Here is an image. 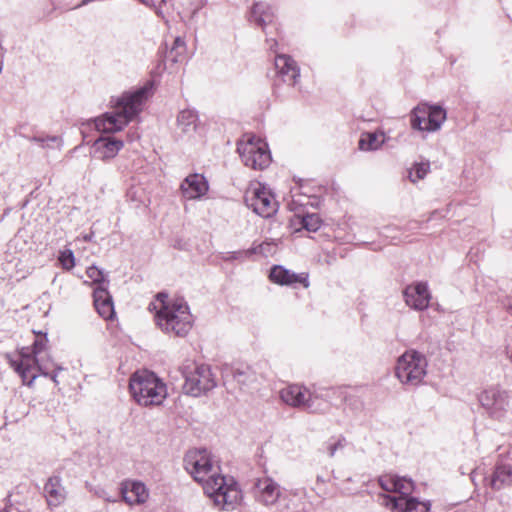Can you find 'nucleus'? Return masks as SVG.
<instances>
[{"mask_svg": "<svg viewBox=\"0 0 512 512\" xmlns=\"http://www.w3.org/2000/svg\"><path fill=\"white\" fill-rule=\"evenodd\" d=\"M52 380H53L55 383L57 382L56 375H53V376H52Z\"/></svg>", "mask_w": 512, "mask_h": 512, "instance_id": "37998d69", "label": "nucleus"}, {"mask_svg": "<svg viewBox=\"0 0 512 512\" xmlns=\"http://www.w3.org/2000/svg\"><path fill=\"white\" fill-rule=\"evenodd\" d=\"M510 310L512 311V306L510 307Z\"/></svg>", "mask_w": 512, "mask_h": 512, "instance_id": "c03bdc74", "label": "nucleus"}, {"mask_svg": "<svg viewBox=\"0 0 512 512\" xmlns=\"http://www.w3.org/2000/svg\"><path fill=\"white\" fill-rule=\"evenodd\" d=\"M129 391L133 400L145 408L159 407L168 397L167 384L154 372L145 369L130 376Z\"/></svg>", "mask_w": 512, "mask_h": 512, "instance_id": "20e7f679", "label": "nucleus"}, {"mask_svg": "<svg viewBox=\"0 0 512 512\" xmlns=\"http://www.w3.org/2000/svg\"><path fill=\"white\" fill-rule=\"evenodd\" d=\"M144 5L155 8L158 10L164 3L165 0H140Z\"/></svg>", "mask_w": 512, "mask_h": 512, "instance_id": "58836bf2", "label": "nucleus"}, {"mask_svg": "<svg viewBox=\"0 0 512 512\" xmlns=\"http://www.w3.org/2000/svg\"><path fill=\"white\" fill-rule=\"evenodd\" d=\"M185 383L183 389L193 397L201 396L216 387L217 382L210 366L193 365L183 372Z\"/></svg>", "mask_w": 512, "mask_h": 512, "instance_id": "f8f14e48", "label": "nucleus"}, {"mask_svg": "<svg viewBox=\"0 0 512 512\" xmlns=\"http://www.w3.org/2000/svg\"><path fill=\"white\" fill-rule=\"evenodd\" d=\"M184 464L186 471L201 486L221 471L217 462L206 450L189 451L184 458Z\"/></svg>", "mask_w": 512, "mask_h": 512, "instance_id": "1a4fd4ad", "label": "nucleus"}, {"mask_svg": "<svg viewBox=\"0 0 512 512\" xmlns=\"http://www.w3.org/2000/svg\"><path fill=\"white\" fill-rule=\"evenodd\" d=\"M186 50L187 48L184 39L176 37L167 57L173 62H183L185 60Z\"/></svg>", "mask_w": 512, "mask_h": 512, "instance_id": "c85d7f7f", "label": "nucleus"}, {"mask_svg": "<svg viewBox=\"0 0 512 512\" xmlns=\"http://www.w3.org/2000/svg\"><path fill=\"white\" fill-rule=\"evenodd\" d=\"M94 306L98 314L105 320L114 316V306L112 298L106 286H97L93 293Z\"/></svg>", "mask_w": 512, "mask_h": 512, "instance_id": "5701e85b", "label": "nucleus"}, {"mask_svg": "<svg viewBox=\"0 0 512 512\" xmlns=\"http://www.w3.org/2000/svg\"><path fill=\"white\" fill-rule=\"evenodd\" d=\"M303 227L310 232H316L321 226V219L317 214H306L302 218Z\"/></svg>", "mask_w": 512, "mask_h": 512, "instance_id": "72a5a7b5", "label": "nucleus"}, {"mask_svg": "<svg viewBox=\"0 0 512 512\" xmlns=\"http://www.w3.org/2000/svg\"><path fill=\"white\" fill-rule=\"evenodd\" d=\"M446 119L447 112L443 107L424 103L411 111L410 124L415 130L433 133L441 129Z\"/></svg>", "mask_w": 512, "mask_h": 512, "instance_id": "6e6552de", "label": "nucleus"}, {"mask_svg": "<svg viewBox=\"0 0 512 512\" xmlns=\"http://www.w3.org/2000/svg\"><path fill=\"white\" fill-rule=\"evenodd\" d=\"M237 151L243 164L254 170H263L271 162L267 143L254 135H244L237 143Z\"/></svg>", "mask_w": 512, "mask_h": 512, "instance_id": "0eeeda50", "label": "nucleus"}, {"mask_svg": "<svg viewBox=\"0 0 512 512\" xmlns=\"http://www.w3.org/2000/svg\"><path fill=\"white\" fill-rule=\"evenodd\" d=\"M512 483V466L508 464H499L496 466L493 476L490 480V486L494 490H500Z\"/></svg>", "mask_w": 512, "mask_h": 512, "instance_id": "b1692460", "label": "nucleus"}, {"mask_svg": "<svg viewBox=\"0 0 512 512\" xmlns=\"http://www.w3.org/2000/svg\"><path fill=\"white\" fill-rule=\"evenodd\" d=\"M123 148V141L111 136L100 137L93 144L94 156L107 161L114 158Z\"/></svg>", "mask_w": 512, "mask_h": 512, "instance_id": "a211bd4d", "label": "nucleus"}, {"mask_svg": "<svg viewBox=\"0 0 512 512\" xmlns=\"http://www.w3.org/2000/svg\"><path fill=\"white\" fill-rule=\"evenodd\" d=\"M44 492L47 503L50 507H58L62 505L67 497L65 487L62 485L59 476H53L48 479L44 486Z\"/></svg>", "mask_w": 512, "mask_h": 512, "instance_id": "4be33fe9", "label": "nucleus"}, {"mask_svg": "<svg viewBox=\"0 0 512 512\" xmlns=\"http://www.w3.org/2000/svg\"><path fill=\"white\" fill-rule=\"evenodd\" d=\"M253 496L260 505L272 508L282 499V489L273 478L265 476L254 481Z\"/></svg>", "mask_w": 512, "mask_h": 512, "instance_id": "ddd939ff", "label": "nucleus"}, {"mask_svg": "<svg viewBox=\"0 0 512 512\" xmlns=\"http://www.w3.org/2000/svg\"><path fill=\"white\" fill-rule=\"evenodd\" d=\"M430 171V163L420 162L415 163L408 171V177L411 182L416 183L424 179Z\"/></svg>", "mask_w": 512, "mask_h": 512, "instance_id": "c756f323", "label": "nucleus"}, {"mask_svg": "<svg viewBox=\"0 0 512 512\" xmlns=\"http://www.w3.org/2000/svg\"><path fill=\"white\" fill-rule=\"evenodd\" d=\"M279 394L281 400L291 407L314 411L312 405V394L303 386L297 384L288 385L282 388Z\"/></svg>", "mask_w": 512, "mask_h": 512, "instance_id": "2eb2a0df", "label": "nucleus"}, {"mask_svg": "<svg viewBox=\"0 0 512 512\" xmlns=\"http://www.w3.org/2000/svg\"><path fill=\"white\" fill-rule=\"evenodd\" d=\"M233 377L242 385H249L256 380L255 373L248 367L235 369L233 371Z\"/></svg>", "mask_w": 512, "mask_h": 512, "instance_id": "473e14b6", "label": "nucleus"}, {"mask_svg": "<svg viewBox=\"0 0 512 512\" xmlns=\"http://www.w3.org/2000/svg\"><path fill=\"white\" fill-rule=\"evenodd\" d=\"M151 94L152 87L148 84L133 92L124 93L116 101L112 111L94 120L95 128L105 133L122 130L142 111L144 103Z\"/></svg>", "mask_w": 512, "mask_h": 512, "instance_id": "f03ea898", "label": "nucleus"}, {"mask_svg": "<svg viewBox=\"0 0 512 512\" xmlns=\"http://www.w3.org/2000/svg\"><path fill=\"white\" fill-rule=\"evenodd\" d=\"M244 251H238V252H232L226 259L231 260H243L245 258H249L250 256H246L245 254L240 255V253H243Z\"/></svg>", "mask_w": 512, "mask_h": 512, "instance_id": "ea45409f", "label": "nucleus"}, {"mask_svg": "<svg viewBox=\"0 0 512 512\" xmlns=\"http://www.w3.org/2000/svg\"><path fill=\"white\" fill-rule=\"evenodd\" d=\"M379 485L386 494L379 495L382 506L391 512H429L431 503L411 497L414 483L410 478L393 474L379 477Z\"/></svg>", "mask_w": 512, "mask_h": 512, "instance_id": "f257e3e1", "label": "nucleus"}, {"mask_svg": "<svg viewBox=\"0 0 512 512\" xmlns=\"http://www.w3.org/2000/svg\"><path fill=\"white\" fill-rule=\"evenodd\" d=\"M11 366L21 376L23 384L31 386L37 378V372L47 376L51 365L43 356H36L29 348H22L17 359L10 361Z\"/></svg>", "mask_w": 512, "mask_h": 512, "instance_id": "9d476101", "label": "nucleus"}, {"mask_svg": "<svg viewBox=\"0 0 512 512\" xmlns=\"http://www.w3.org/2000/svg\"><path fill=\"white\" fill-rule=\"evenodd\" d=\"M178 128L184 134H191L196 131L198 126V116L192 110H183L177 117Z\"/></svg>", "mask_w": 512, "mask_h": 512, "instance_id": "393cba45", "label": "nucleus"}, {"mask_svg": "<svg viewBox=\"0 0 512 512\" xmlns=\"http://www.w3.org/2000/svg\"><path fill=\"white\" fill-rule=\"evenodd\" d=\"M122 500L129 506H138L147 502L149 490L146 485L137 480H125L120 485Z\"/></svg>", "mask_w": 512, "mask_h": 512, "instance_id": "dca6fc26", "label": "nucleus"}, {"mask_svg": "<svg viewBox=\"0 0 512 512\" xmlns=\"http://www.w3.org/2000/svg\"><path fill=\"white\" fill-rule=\"evenodd\" d=\"M32 141L42 148H57L62 146V139L58 136H34Z\"/></svg>", "mask_w": 512, "mask_h": 512, "instance_id": "2f4dec72", "label": "nucleus"}, {"mask_svg": "<svg viewBox=\"0 0 512 512\" xmlns=\"http://www.w3.org/2000/svg\"><path fill=\"white\" fill-rule=\"evenodd\" d=\"M270 280L279 285H292L294 283H301L305 288L309 286L308 277L306 274H296L282 266H274L270 271Z\"/></svg>", "mask_w": 512, "mask_h": 512, "instance_id": "412c9836", "label": "nucleus"}, {"mask_svg": "<svg viewBox=\"0 0 512 512\" xmlns=\"http://www.w3.org/2000/svg\"><path fill=\"white\" fill-rule=\"evenodd\" d=\"M45 350H46V340L45 339H40V340H36L33 344V349H32V353L35 354L36 356H43L44 359L46 360V362L52 366V364L50 363V358L49 356L45 353Z\"/></svg>", "mask_w": 512, "mask_h": 512, "instance_id": "e433bc0d", "label": "nucleus"}, {"mask_svg": "<svg viewBox=\"0 0 512 512\" xmlns=\"http://www.w3.org/2000/svg\"><path fill=\"white\" fill-rule=\"evenodd\" d=\"M347 445H348L347 438L344 435L339 434V435L329 438L324 444V449H325V452L327 453V455L332 458L339 451L344 450Z\"/></svg>", "mask_w": 512, "mask_h": 512, "instance_id": "cd10ccee", "label": "nucleus"}, {"mask_svg": "<svg viewBox=\"0 0 512 512\" xmlns=\"http://www.w3.org/2000/svg\"><path fill=\"white\" fill-rule=\"evenodd\" d=\"M276 251L275 245L271 242H263L257 246H254L250 249L244 250L243 254L246 256H251L253 254H259L263 257H268L273 255ZM242 255V253H240Z\"/></svg>", "mask_w": 512, "mask_h": 512, "instance_id": "7c9ffc66", "label": "nucleus"}, {"mask_svg": "<svg viewBox=\"0 0 512 512\" xmlns=\"http://www.w3.org/2000/svg\"><path fill=\"white\" fill-rule=\"evenodd\" d=\"M251 16L253 21L261 26H265L273 19L271 8L264 3H256L252 8Z\"/></svg>", "mask_w": 512, "mask_h": 512, "instance_id": "bb28decb", "label": "nucleus"}, {"mask_svg": "<svg viewBox=\"0 0 512 512\" xmlns=\"http://www.w3.org/2000/svg\"><path fill=\"white\" fill-rule=\"evenodd\" d=\"M478 400L486 412L493 418L500 419L508 407V394L499 387H490L479 394Z\"/></svg>", "mask_w": 512, "mask_h": 512, "instance_id": "4468645a", "label": "nucleus"}, {"mask_svg": "<svg viewBox=\"0 0 512 512\" xmlns=\"http://www.w3.org/2000/svg\"><path fill=\"white\" fill-rule=\"evenodd\" d=\"M385 141L383 132L362 134L359 140V149L362 151H373L379 149Z\"/></svg>", "mask_w": 512, "mask_h": 512, "instance_id": "a878e982", "label": "nucleus"}, {"mask_svg": "<svg viewBox=\"0 0 512 512\" xmlns=\"http://www.w3.org/2000/svg\"><path fill=\"white\" fill-rule=\"evenodd\" d=\"M275 67L279 76L288 85H294L300 76L297 63L288 55L280 54L275 57Z\"/></svg>", "mask_w": 512, "mask_h": 512, "instance_id": "6ab92c4d", "label": "nucleus"}, {"mask_svg": "<svg viewBox=\"0 0 512 512\" xmlns=\"http://www.w3.org/2000/svg\"><path fill=\"white\" fill-rule=\"evenodd\" d=\"M86 274L93 283L98 284V286L102 285L107 287L108 281H106L103 271L98 269L96 266L89 267Z\"/></svg>", "mask_w": 512, "mask_h": 512, "instance_id": "f704fd0d", "label": "nucleus"}, {"mask_svg": "<svg viewBox=\"0 0 512 512\" xmlns=\"http://www.w3.org/2000/svg\"><path fill=\"white\" fill-rule=\"evenodd\" d=\"M205 494L214 505L233 510L242 500V492L233 477L225 476L221 471L202 486Z\"/></svg>", "mask_w": 512, "mask_h": 512, "instance_id": "39448f33", "label": "nucleus"}, {"mask_svg": "<svg viewBox=\"0 0 512 512\" xmlns=\"http://www.w3.org/2000/svg\"><path fill=\"white\" fill-rule=\"evenodd\" d=\"M183 197L189 200L198 199L208 191V184L200 174L187 176L181 184Z\"/></svg>", "mask_w": 512, "mask_h": 512, "instance_id": "aec40b11", "label": "nucleus"}, {"mask_svg": "<svg viewBox=\"0 0 512 512\" xmlns=\"http://www.w3.org/2000/svg\"><path fill=\"white\" fill-rule=\"evenodd\" d=\"M245 202L256 214L268 218L278 210V202L270 189L262 183H252L245 193Z\"/></svg>", "mask_w": 512, "mask_h": 512, "instance_id": "9b49d317", "label": "nucleus"}, {"mask_svg": "<svg viewBox=\"0 0 512 512\" xmlns=\"http://www.w3.org/2000/svg\"><path fill=\"white\" fill-rule=\"evenodd\" d=\"M406 304L415 310H425L431 299L428 286L424 282H417L409 285L403 291Z\"/></svg>", "mask_w": 512, "mask_h": 512, "instance_id": "f3484780", "label": "nucleus"}, {"mask_svg": "<svg viewBox=\"0 0 512 512\" xmlns=\"http://www.w3.org/2000/svg\"><path fill=\"white\" fill-rule=\"evenodd\" d=\"M270 42H271L270 48L273 49L274 45H276V42L274 40H271Z\"/></svg>", "mask_w": 512, "mask_h": 512, "instance_id": "a19ab883", "label": "nucleus"}, {"mask_svg": "<svg viewBox=\"0 0 512 512\" xmlns=\"http://www.w3.org/2000/svg\"><path fill=\"white\" fill-rule=\"evenodd\" d=\"M94 494L97 497L102 498L107 502H116L117 501L115 498L109 496L108 493L106 492V490L103 488H98V489L94 490Z\"/></svg>", "mask_w": 512, "mask_h": 512, "instance_id": "4c0bfd02", "label": "nucleus"}, {"mask_svg": "<svg viewBox=\"0 0 512 512\" xmlns=\"http://www.w3.org/2000/svg\"><path fill=\"white\" fill-rule=\"evenodd\" d=\"M150 309L155 311L156 325L166 334L184 337L192 328L193 317L188 304L182 298H169L160 293L150 304Z\"/></svg>", "mask_w": 512, "mask_h": 512, "instance_id": "7ed1b4c3", "label": "nucleus"}, {"mask_svg": "<svg viewBox=\"0 0 512 512\" xmlns=\"http://www.w3.org/2000/svg\"><path fill=\"white\" fill-rule=\"evenodd\" d=\"M427 366V359L422 353L408 350L398 358L395 375L402 384L417 386L423 382Z\"/></svg>", "mask_w": 512, "mask_h": 512, "instance_id": "423d86ee", "label": "nucleus"}, {"mask_svg": "<svg viewBox=\"0 0 512 512\" xmlns=\"http://www.w3.org/2000/svg\"><path fill=\"white\" fill-rule=\"evenodd\" d=\"M58 260L65 270H71L75 266V257L70 249L60 251Z\"/></svg>", "mask_w": 512, "mask_h": 512, "instance_id": "c9c22d12", "label": "nucleus"}, {"mask_svg": "<svg viewBox=\"0 0 512 512\" xmlns=\"http://www.w3.org/2000/svg\"><path fill=\"white\" fill-rule=\"evenodd\" d=\"M84 240H85V241H90V240H91V236H90V235H86V236L84 237Z\"/></svg>", "mask_w": 512, "mask_h": 512, "instance_id": "79ce46f5", "label": "nucleus"}]
</instances>
